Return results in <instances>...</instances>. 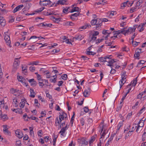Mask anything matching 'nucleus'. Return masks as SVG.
<instances>
[{
    "mask_svg": "<svg viewBox=\"0 0 146 146\" xmlns=\"http://www.w3.org/2000/svg\"><path fill=\"white\" fill-rule=\"evenodd\" d=\"M111 55H108L104 57H102L99 58V61L100 62H107L108 64H107L108 66H110L111 68L113 67V63L116 62V59H111L110 58Z\"/></svg>",
    "mask_w": 146,
    "mask_h": 146,
    "instance_id": "obj_1",
    "label": "nucleus"
},
{
    "mask_svg": "<svg viewBox=\"0 0 146 146\" xmlns=\"http://www.w3.org/2000/svg\"><path fill=\"white\" fill-rule=\"evenodd\" d=\"M21 58H15L14 59V62L13 65V69L12 72H15L19 67V66L20 63L19 59Z\"/></svg>",
    "mask_w": 146,
    "mask_h": 146,
    "instance_id": "obj_2",
    "label": "nucleus"
},
{
    "mask_svg": "<svg viewBox=\"0 0 146 146\" xmlns=\"http://www.w3.org/2000/svg\"><path fill=\"white\" fill-rule=\"evenodd\" d=\"M7 33L8 32H5L4 33V34L5 35V36L4 39L7 43V44L9 45L10 47H11V46L10 44L11 41L10 40L9 36L6 34V33Z\"/></svg>",
    "mask_w": 146,
    "mask_h": 146,
    "instance_id": "obj_3",
    "label": "nucleus"
},
{
    "mask_svg": "<svg viewBox=\"0 0 146 146\" xmlns=\"http://www.w3.org/2000/svg\"><path fill=\"white\" fill-rule=\"evenodd\" d=\"M78 142L80 146H82L83 145H87L88 144V142L84 138L78 139Z\"/></svg>",
    "mask_w": 146,
    "mask_h": 146,
    "instance_id": "obj_4",
    "label": "nucleus"
},
{
    "mask_svg": "<svg viewBox=\"0 0 146 146\" xmlns=\"http://www.w3.org/2000/svg\"><path fill=\"white\" fill-rule=\"evenodd\" d=\"M126 78L125 76H124L121 77V79L120 80L119 82V88L118 89L119 91L120 90V89L125 82L126 81L125 80L126 79Z\"/></svg>",
    "mask_w": 146,
    "mask_h": 146,
    "instance_id": "obj_5",
    "label": "nucleus"
},
{
    "mask_svg": "<svg viewBox=\"0 0 146 146\" xmlns=\"http://www.w3.org/2000/svg\"><path fill=\"white\" fill-rule=\"evenodd\" d=\"M51 2L49 0H44V1H40L39 4L41 6H46L50 4Z\"/></svg>",
    "mask_w": 146,
    "mask_h": 146,
    "instance_id": "obj_6",
    "label": "nucleus"
},
{
    "mask_svg": "<svg viewBox=\"0 0 146 146\" xmlns=\"http://www.w3.org/2000/svg\"><path fill=\"white\" fill-rule=\"evenodd\" d=\"M15 133L16 136L19 139L21 138L23 136V134L19 129L15 131Z\"/></svg>",
    "mask_w": 146,
    "mask_h": 146,
    "instance_id": "obj_7",
    "label": "nucleus"
},
{
    "mask_svg": "<svg viewBox=\"0 0 146 146\" xmlns=\"http://www.w3.org/2000/svg\"><path fill=\"white\" fill-rule=\"evenodd\" d=\"M3 131L4 133L6 135H9L11 133L10 132L8 131V128L7 127V126L6 125H3Z\"/></svg>",
    "mask_w": 146,
    "mask_h": 146,
    "instance_id": "obj_8",
    "label": "nucleus"
},
{
    "mask_svg": "<svg viewBox=\"0 0 146 146\" xmlns=\"http://www.w3.org/2000/svg\"><path fill=\"white\" fill-rule=\"evenodd\" d=\"M91 89L90 88H88L87 90H85L83 93L84 96L85 97H88L90 94V93Z\"/></svg>",
    "mask_w": 146,
    "mask_h": 146,
    "instance_id": "obj_9",
    "label": "nucleus"
},
{
    "mask_svg": "<svg viewBox=\"0 0 146 146\" xmlns=\"http://www.w3.org/2000/svg\"><path fill=\"white\" fill-rule=\"evenodd\" d=\"M24 7L23 5H21L17 6L13 11V13H15L17 11L21 10Z\"/></svg>",
    "mask_w": 146,
    "mask_h": 146,
    "instance_id": "obj_10",
    "label": "nucleus"
},
{
    "mask_svg": "<svg viewBox=\"0 0 146 146\" xmlns=\"http://www.w3.org/2000/svg\"><path fill=\"white\" fill-rule=\"evenodd\" d=\"M17 79L20 82L22 83H24L26 85V86H27V85L26 84V83L25 82V79L22 76L17 75Z\"/></svg>",
    "mask_w": 146,
    "mask_h": 146,
    "instance_id": "obj_11",
    "label": "nucleus"
},
{
    "mask_svg": "<svg viewBox=\"0 0 146 146\" xmlns=\"http://www.w3.org/2000/svg\"><path fill=\"white\" fill-rule=\"evenodd\" d=\"M29 82L31 83V86H36L37 83L36 81H35L34 79H31L28 80Z\"/></svg>",
    "mask_w": 146,
    "mask_h": 146,
    "instance_id": "obj_12",
    "label": "nucleus"
},
{
    "mask_svg": "<svg viewBox=\"0 0 146 146\" xmlns=\"http://www.w3.org/2000/svg\"><path fill=\"white\" fill-rule=\"evenodd\" d=\"M84 38L83 35H76L75 37L73 38V39L74 40H82Z\"/></svg>",
    "mask_w": 146,
    "mask_h": 146,
    "instance_id": "obj_13",
    "label": "nucleus"
},
{
    "mask_svg": "<svg viewBox=\"0 0 146 146\" xmlns=\"http://www.w3.org/2000/svg\"><path fill=\"white\" fill-rule=\"evenodd\" d=\"M64 117H62L61 115H59V120H58V118L57 117L56 118L57 121H56L55 123L56 124V123H57L58 124H60L61 122L64 119Z\"/></svg>",
    "mask_w": 146,
    "mask_h": 146,
    "instance_id": "obj_14",
    "label": "nucleus"
},
{
    "mask_svg": "<svg viewBox=\"0 0 146 146\" xmlns=\"http://www.w3.org/2000/svg\"><path fill=\"white\" fill-rule=\"evenodd\" d=\"M137 77L135 78L131 82L130 84L127 86V88H128L129 86H130L131 85H132V86H135L137 84Z\"/></svg>",
    "mask_w": 146,
    "mask_h": 146,
    "instance_id": "obj_15",
    "label": "nucleus"
},
{
    "mask_svg": "<svg viewBox=\"0 0 146 146\" xmlns=\"http://www.w3.org/2000/svg\"><path fill=\"white\" fill-rule=\"evenodd\" d=\"M145 25V23H141L138 27V29H139L140 32H142L144 30L143 27Z\"/></svg>",
    "mask_w": 146,
    "mask_h": 146,
    "instance_id": "obj_16",
    "label": "nucleus"
},
{
    "mask_svg": "<svg viewBox=\"0 0 146 146\" xmlns=\"http://www.w3.org/2000/svg\"><path fill=\"white\" fill-rule=\"evenodd\" d=\"M90 39H89L88 40V42H93V41H94L97 38L96 36H94L92 35V36H89Z\"/></svg>",
    "mask_w": 146,
    "mask_h": 146,
    "instance_id": "obj_17",
    "label": "nucleus"
},
{
    "mask_svg": "<svg viewBox=\"0 0 146 146\" xmlns=\"http://www.w3.org/2000/svg\"><path fill=\"white\" fill-rule=\"evenodd\" d=\"M145 120V119L143 120V118L141 119L140 120L138 124V125H139L140 127H143L144 125V122Z\"/></svg>",
    "mask_w": 146,
    "mask_h": 146,
    "instance_id": "obj_18",
    "label": "nucleus"
},
{
    "mask_svg": "<svg viewBox=\"0 0 146 146\" xmlns=\"http://www.w3.org/2000/svg\"><path fill=\"white\" fill-rule=\"evenodd\" d=\"M59 4L61 5L66 4V1L65 0H59L56 4L55 6H56V4Z\"/></svg>",
    "mask_w": 146,
    "mask_h": 146,
    "instance_id": "obj_19",
    "label": "nucleus"
},
{
    "mask_svg": "<svg viewBox=\"0 0 146 146\" xmlns=\"http://www.w3.org/2000/svg\"><path fill=\"white\" fill-rule=\"evenodd\" d=\"M11 110L13 111L16 113H18L19 114L22 113V111L21 109V108H18L17 109H14L13 110V109Z\"/></svg>",
    "mask_w": 146,
    "mask_h": 146,
    "instance_id": "obj_20",
    "label": "nucleus"
},
{
    "mask_svg": "<svg viewBox=\"0 0 146 146\" xmlns=\"http://www.w3.org/2000/svg\"><path fill=\"white\" fill-rule=\"evenodd\" d=\"M124 31L123 30V29H122L121 30H118L115 31H113V35H119L120 34H121L123 32H124Z\"/></svg>",
    "mask_w": 146,
    "mask_h": 146,
    "instance_id": "obj_21",
    "label": "nucleus"
},
{
    "mask_svg": "<svg viewBox=\"0 0 146 146\" xmlns=\"http://www.w3.org/2000/svg\"><path fill=\"white\" fill-rule=\"evenodd\" d=\"M26 102L25 100H21V102L20 103L19 106L21 108H24L25 104L26 103Z\"/></svg>",
    "mask_w": 146,
    "mask_h": 146,
    "instance_id": "obj_22",
    "label": "nucleus"
},
{
    "mask_svg": "<svg viewBox=\"0 0 146 146\" xmlns=\"http://www.w3.org/2000/svg\"><path fill=\"white\" fill-rule=\"evenodd\" d=\"M30 92L31 93L30 96L32 98H34L35 97V93L34 91V90L33 88H30Z\"/></svg>",
    "mask_w": 146,
    "mask_h": 146,
    "instance_id": "obj_23",
    "label": "nucleus"
},
{
    "mask_svg": "<svg viewBox=\"0 0 146 146\" xmlns=\"http://www.w3.org/2000/svg\"><path fill=\"white\" fill-rule=\"evenodd\" d=\"M80 10L81 9H79V8L78 7H74V8L72 9L71 10V11H70V12L71 13H72L74 12H75V11H78V12H79V11H80V10Z\"/></svg>",
    "mask_w": 146,
    "mask_h": 146,
    "instance_id": "obj_24",
    "label": "nucleus"
},
{
    "mask_svg": "<svg viewBox=\"0 0 146 146\" xmlns=\"http://www.w3.org/2000/svg\"><path fill=\"white\" fill-rule=\"evenodd\" d=\"M142 52V50L141 48H138L135 50L134 55H139Z\"/></svg>",
    "mask_w": 146,
    "mask_h": 146,
    "instance_id": "obj_25",
    "label": "nucleus"
},
{
    "mask_svg": "<svg viewBox=\"0 0 146 146\" xmlns=\"http://www.w3.org/2000/svg\"><path fill=\"white\" fill-rule=\"evenodd\" d=\"M67 124L65 127H62L59 133H65L66 130L68 128V127H67Z\"/></svg>",
    "mask_w": 146,
    "mask_h": 146,
    "instance_id": "obj_26",
    "label": "nucleus"
},
{
    "mask_svg": "<svg viewBox=\"0 0 146 146\" xmlns=\"http://www.w3.org/2000/svg\"><path fill=\"white\" fill-rule=\"evenodd\" d=\"M53 77H54V78L53 79H50V81L51 82H53L54 83H55L56 82V78H57V76L56 74L55 75L53 76H52Z\"/></svg>",
    "mask_w": 146,
    "mask_h": 146,
    "instance_id": "obj_27",
    "label": "nucleus"
},
{
    "mask_svg": "<svg viewBox=\"0 0 146 146\" xmlns=\"http://www.w3.org/2000/svg\"><path fill=\"white\" fill-rule=\"evenodd\" d=\"M22 71L23 72H25L26 73H27V67L26 65L24 66H22Z\"/></svg>",
    "mask_w": 146,
    "mask_h": 146,
    "instance_id": "obj_28",
    "label": "nucleus"
},
{
    "mask_svg": "<svg viewBox=\"0 0 146 146\" xmlns=\"http://www.w3.org/2000/svg\"><path fill=\"white\" fill-rule=\"evenodd\" d=\"M52 17L53 19H54L55 20H54V21L57 23H58L60 21L61 19V18H55L54 16H52Z\"/></svg>",
    "mask_w": 146,
    "mask_h": 146,
    "instance_id": "obj_29",
    "label": "nucleus"
},
{
    "mask_svg": "<svg viewBox=\"0 0 146 146\" xmlns=\"http://www.w3.org/2000/svg\"><path fill=\"white\" fill-rule=\"evenodd\" d=\"M91 27V25L89 24H86L84 26L82 27L81 28L82 29H85L87 27L89 28H90Z\"/></svg>",
    "mask_w": 146,
    "mask_h": 146,
    "instance_id": "obj_30",
    "label": "nucleus"
},
{
    "mask_svg": "<svg viewBox=\"0 0 146 146\" xmlns=\"http://www.w3.org/2000/svg\"><path fill=\"white\" fill-rule=\"evenodd\" d=\"M143 2V0H139L138 2H137L136 5V7L139 6Z\"/></svg>",
    "mask_w": 146,
    "mask_h": 146,
    "instance_id": "obj_31",
    "label": "nucleus"
},
{
    "mask_svg": "<svg viewBox=\"0 0 146 146\" xmlns=\"http://www.w3.org/2000/svg\"><path fill=\"white\" fill-rule=\"evenodd\" d=\"M107 1H105V0H102V1H100L98 3H95V5H96V4L98 5H104L105 3Z\"/></svg>",
    "mask_w": 146,
    "mask_h": 146,
    "instance_id": "obj_32",
    "label": "nucleus"
},
{
    "mask_svg": "<svg viewBox=\"0 0 146 146\" xmlns=\"http://www.w3.org/2000/svg\"><path fill=\"white\" fill-rule=\"evenodd\" d=\"M86 54L87 55H95L96 54V53L90 50L86 51Z\"/></svg>",
    "mask_w": 146,
    "mask_h": 146,
    "instance_id": "obj_33",
    "label": "nucleus"
},
{
    "mask_svg": "<svg viewBox=\"0 0 146 146\" xmlns=\"http://www.w3.org/2000/svg\"><path fill=\"white\" fill-rule=\"evenodd\" d=\"M60 115H62V116L64 117V118H66L67 116V115L66 113H64V111H62L61 112V113H59Z\"/></svg>",
    "mask_w": 146,
    "mask_h": 146,
    "instance_id": "obj_34",
    "label": "nucleus"
},
{
    "mask_svg": "<svg viewBox=\"0 0 146 146\" xmlns=\"http://www.w3.org/2000/svg\"><path fill=\"white\" fill-rule=\"evenodd\" d=\"M97 23L102 24V19L98 18L96 19Z\"/></svg>",
    "mask_w": 146,
    "mask_h": 146,
    "instance_id": "obj_35",
    "label": "nucleus"
},
{
    "mask_svg": "<svg viewBox=\"0 0 146 146\" xmlns=\"http://www.w3.org/2000/svg\"><path fill=\"white\" fill-rule=\"evenodd\" d=\"M91 25L92 26L95 25L97 23L96 19H93L90 22Z\"/></svg>",
    "mask_w": 146,
    "mask_h": 146,
    "instance_id": "obj_36",
    "label": "nucleus"
},
{
    "mask_svg": "<svg viewBox=\"0 0 146 146\" xmlns=\"http://www.w3.org/2000/svg\"><path fill=\"white\" fill-rule=\"evenodd\" d=\"M102 24H100L98 23H96L95 25H96V30H99L101 26H102Z\"/></svg>",
    "mask_w": 146,
    "mask_h": 146,
    "instance_id": "obj_37",
    "label": "nucleus"
},
{
    "mask_svg": "<svg viewBox=\"0 0 146 146\" xmlns=\"http://www.w3.org/2000/svg\"><path fill=\"white\" fill-rule=\"evenodd\" d=\"M123 121H121V122H120L118 125V126H117V129L118 130H119L120 128L123 126Z\"/></svg>",
    "mask_w": 146,
    "mask_h": 146,
    "instance_id": "obj_38",
    "label": "nucleus"
},
{
    "mask_svg": "<svg viewBox=\"0 0 146 146\" xmlns=\"http://www.w3.org/2000/svg\"><path fill=\"white\" fill-rule=\"evenodd\" d=\"M62 79L64 80H66L67 78V75L66 74H63L61 76Z\"/></svg>",
    "mask_w": 146,
    "mask_h": 146,
    "instance_id": "obj_39",
    "label": "nucleus"
},
{
    "mask_svg": "<svg viewBox=\"0 0 146 146\" xmlns=\"http://www.w3.org/2000/svg\"><path fill=\"white\" fill-rule=\"evenodd\" d=\"M104 40V38H101L100 39H98L96 41V44H98L100 43L101 42L103 41Z\"/></svg>",
    "mask_w": 146,
    "mask_h": 146,
    "instance_id": "obj_40",
    "label": "nucleus"
},
{
    "mask_svg": "<svg viewBox=\"0 0 146 146\" xmlns=\"http://www.w3.org/2000/svg\"><path fill=\"white\" fill-rule=\"evenodd\" d=\"M66 38L65 36H64L63 40H64V41L68 44H71V43L69 41V39H67Z\"/></svg>",
    "mask_w": 146,
    "mask_h": 146,
    "instance_id": "obj_41",
    "label": "nucleus"
},
{
    "mask_svg": "<svg viewBox=\"0 0 146 146\" xmlns=\"http://www.w3.org/2000/svg\"><path fill=\"white\" fill-rule=\"evenodd\" d=\"M10 91L12 94H14L16 92H18L19 91V90H17L16 89H14L13 88H11L10 90Z\"/></svg>",
    "mask_w": 146,
    "mask_h": 146,
    "instance_id": "obj_42",
    "label": "nucleus"
},
{
    "mask_svg": "<svg viewBox=\"0 0 146 146\" xmlns=\"http://www.w3.org/2000/svg\"><path fill=\"white\" fill-rule=\"evenodd\" d=\"M145 62V61L144 60H140L138 62L137 65V67H139V65L140 64H144Z\"/></svg>",
    "mask_w": 146,
    "mask_h": 146,
    "instance_id": "obj_43",
    "label": "nucleus"
},
{
    "mask_svg": "<svg viewBox=\"0 0 146 146\" xmlns=\"http://www.w3.org/2000/svg\"><path fill=\"white\" fill-rule=\"evenodd\" d=\"M35 106L38 108H39L40 104L38 103V100L36 99H35Z\"/></svg>",
    "mask_w": 146,
    "mask_h": 146,
    "instance_id": "obj_44",
    "label": "nucleus"
},
{
    "mask_svg": "<svg viewBox=\"0 0 146 146\" xmlns=\"http://www.w3.org/2000/svg\"><path fill=\"white\" fill-rule=\"evenodd\" d=\"M110 41V40L106 41L105 42V43L106 44H108V46H110L111 45V44H112V43L113 42H111Z\"/></svg>",
    "mask_w": 146,
    "mask_h": 146,
    "instance_id": "obj_45",
    "label": "nucleus"
},
{
    "mask_svg": "<svg viewBox=\"0 0 146 146\" xmlns=\"http://www.w3.org/2000/svg\"><path fill=\"white\" fill-rule=\"evenodd\" d=\"M21 141L20 140H19L16 141V146H21Z\"/></svg>",
    "mask_w": 146,
    "mask_h": 146,
    "instance_id": "obj_46",
    "label": "nucleus"
},
{
    "mask_svg": "<svg viewBox=\"0 0 146 146\" xmlns=\"http://www.w3.org/2000/svg\"><path fill=\"white\" fill-rule=\"evenodd\" d=\"M37 79L38 81H43V79H41V76L40 74H38L37 76Z\"/></svg>",
    "mask_w": 146,
    "mask_h": 146,
    "instance_id": "obj_47",
    "label": "nucleus"
},
{
    "mask_svg": "<svg viewBox=\"0 0 146 146\" xmlns=\"http://www.w3.org/2000/svg\"><path fill=\"white\" fill-rule=\"evenodd\" d=\"M35 68L34 67L30 66L29 68V70L32 72H34L35 70Z\"/></svg>",
    "mask_w": 146,
    "mask_h": 146,
    "instance_id": "obj_48",
    "label": "nucleus"
},
{
    "mask_svg": "<svg viewBox=\"0 0 146 146\" xmlns=\"http://www.w3.org/2000/svg\"><path fill=\"white\" fill-rule=\"evenodd\" d=\"M80 122L81 123V124L82 126H83L84 125V123H85V120L84 119L82 118L81 119L80 121Z\"/></svg>",
    "mask_w": 146,
    "mask_h": 146,
    "instance_id": "obj_49",
    "label": "nucleus"
},
{
    "mask_svg": "<svg viewBox=\"0 0 146 146\" xmlns=\"http://www.w3.org/2000/svg\"><path fill=\"white\" fill-rule=\"evenodd\" d=\"M59 51H60L59 50H57L56 49H55L54 50H52V51H49V52H53V53H52V54H54L55 52L56 53V52H58Z\"/></svg>",
    "mask_w": 146,
    "mask_h": 146,
    "instance_id": "obj_50",
    "label": "nucleus"
},
{
    "mask_svg": "<svg viewBox=\"0 0 146 146\" xmlns=\"http://www.w3.org/2000/svg\"><path fill=\"white\" fill-rule=\"evenodd\" d=\"M38 83L39 84V86H41L42 87L44 85V84L43 83V81H38Z\"/></svg>",
    "mask_w": 146,
    "mask_h": 146,
    "instance_id": "obj_51",
    "label": "nucleus"
},
{
    "mask_svg": "<svg viewBox=\"0 0 146 146\" xmlns=\"http://www.w3.org/2000/svg\"><path fill=\"white\" fill-rule=\"evenodd\" d=\"M53 141H56V139L58 137V136L56 135H55L54 134V135H53Z\"/></svg>",
    "mask_w": 146,
    "mask_h": 146,
    "instance_id": "obj_52",
    "label": "nucleus"
},
{
    "mask_svg": "<svg viewBox=\"0 0 146 146\" xmlns=\"http://www.w3.org/2000/svg\"><path fill=\"white\" fill-rule=\"evenodd\" d=\"M80 14V13L79 12H77L76 13H75L74 14H72V16L76 17L78 16H79V15Z\"/></svg>",
    "mask_w": 146,
    "mask_h": 146,
    "instance_id": "obj_53",
    "label": "nucleus"
},
{
    "mask_svg": "<svg viewBox=\"0 0 146 146\" xmlns=\"http://www.w3.org/2000/svg\"><path fill=\"white\" fill-rule=\"evenodd\" d=\"M132 43L133 45L134 46H135L138 45V43L136 41H134L133 40H132Z\"/></svg>",
    "mask_w": 146,
    "mask_h": 146,
    "instance_id": "obj_54",
    "label": "nucleus"
},
{
    "mask_svg": "<svg viewBox=\"0 0 146 146\" xmlns=\"http://www.w3.org/2000/svg\"><path fill=\"white\" fill-rule=\"evenodd\" d=\"M144 94L142 92L141 93H140L137 96V98L138 99H140L141 98L142 96Z\"/></svg>",
    "mask_w": 146,
    "mask_h": 146,
    "instance_id": "obj_55",
    "label": "nucleus"
},
{
    "mask_svg": "<svg viewBox=\"0 0 146 146\" xmlns=\"http://www.w3.org/2000/svg\"><path fill=\"white\" fill-rule=\"evenodd\" d=\"M121 105H120L117 107V108L116 109V111H119L121 108L122 106H123V104L122 105L121 104Z\"/></svg>",
    "mask_w": 146,
    "mask_h": 146,
    "instance_id": "obj_56",
    "label": "nucleus"
},
{
    "mask_svg": "<svg viewBox=\"0 0 146 146\" xmlns=\"http://www.w3.org/2000/svg\"><path fill=\"white\" fill-rule=\"evenodd\" d=\"M145 107H143L140 110V111H139V113H137V114H139V115H140L143 112V111L144 110H145Z\"/></svg>",
    "mask_w": 146,
    "mask_h": 146,
    "instance_id": "obj_57",
    "label": "nucleus"
},
{
    "mask_svg": "<svg viewBox=\"0 0 146 146\" xmlns=\"http://www.w3.org/2000/svg\"><path fill=\"white\" fill-rule=\"evenodd\" d=\"M84 111H85L86 113L88 112L89 111V110L88 107L86 106L84 108Z\"/></svg>",
    "mask_w": 146,
    "mask_h": 146,
    "instance_id": "obj_58",
    "label": "nucleus"
},
{
    "mask_svg": "<svg viewBox=\"0 0 146 146\" xmlns=\"http://www.w3.org/2000/svg\"><path fill=\"white\" fill-rule=\"evenodd\" d=\"M94 33H93L92 35L94 36H96L98 35L99 32L98 31H94Z\"/></svg>",
    "mask_w": 146,
    "mask_h": 146,
    "instance_id": "obj_59",
    "label": "nucleus"
},
{
    "mask_svg": "<svg viewBox=\"0 0 146 146\" xmlns=\"http://www.w3.org/2000/svg\"><path fill=\"white\" fill-rule=\"evenodd\" d=\"M6 24V21H3L1 22L0 23V24L3 27H4L5 26Z\"/></svg>",
    "mask_w": 146,
    "mask_h": 146,
    "instance_id": "obj_60",
    "label": "nucleus"
},
{
    "mask_svg": "<svg viewBox=\"0 0 146 146\" xmlns=\"http://www.w3.org/2000/svg\"><path fill=\"white\" fill-rule=\"evenodd\" d=\"M127 3H129V4H130V3H129L128 1H126L125 2H124L123 3V5L122 6L121 5V7H125V5H126L127 4Z\"/></svg>",
    "mask_w": 146,
    "mask_h": 146,
    "instance_id": "obj_61",
    "label": "nucleus"
},
{
    "mask_svg": "<svg viewBox=\"0 0 146 146\" xmlns=\"http://www.w3.org/2000/svg\"><path fill=\"white\" fill-rule=\"evenodd\" d=\"M116 70L112 68L110 72V73L111 74H114V73L116 72Z\"/></svg>",
    "mask_w": 146,
    "mask_h": 146,
    "instance_id": "obj_62",
    "label": "nucleus"
},
{
    "mask_svg": "<svg viewBox=\"0 0 146 146\" xmlns=\"http://www.w3.org/2000/svg\"><path fill=\"white\" fill-rule=\"evenodd\" d=\"M38 135L40 136L41 137V135H42V131L41 130H39L38 132Z\"/></svg>",
    "mask_w": 146,
    "mask_h": 146,
    "instance_id": "obj_63",
    "label": "nucleus"
},
{
    "mask_svg": "<svg viewBox=\"0 0 146 146\" xmlns=\"http://www.w3.org/2000/svg\"><path fill=\"white\" fill-rule=\"evenodd\" d=\"M95 137L94 136H93L91 137V139L89 141H91L92 143L93 142L95 141Z\"/></svg>",
    "mask_w": 146,
    "mask_h": 146,
    "instance_id": "obj_64",
    "label": "nucleus"
}]
</instances>
